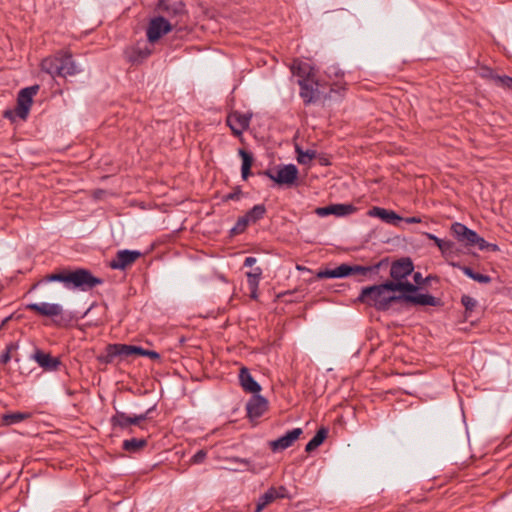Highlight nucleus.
I'll use <instances>...</instances> for the list:
<instances>
[{
	"label": "nucleus",
	"instance_id": "13",
	"mask_svg": "<svg viewBox=\"0 0 512 512\" xmlns=\"http://www.w3.org/2000/svg\"><path fill=\"white\" fill-rule=\"evenodd\" d=\"M367 214L370 217L379 218L384 223L393 226H399L400 223L404 220V218L397 214L395 211L378 206H374L371 209H369Z\"/></svg>",
	"mask_w": 512,
	"mask_h": 512
},
{
	"label": "nucleus",
	"instance_id": "21",
	"mask_svg": "<svg viewBox=\"0 0 512 512\" xmlns=\"http://www.w3.org/2000/svg\"><path fill=\"white\" fill-rule=\"evenodd\" d=\"M384 264H388V259H383L378 263L370 266L352 265V275H361L367 278H372L373 275L378 274L380 268Z\"/></svg>",
	"mask_w": 512,
	"mask_h": 512
},
{
	"label": "nucleus",
	"instance_id": "12",
	"mask_svg": "<svg viewBox=\"0 0 512 512\" xmlns=\"http://www.w3.org/2000/svg\"><path fill=\"white\" fill-rule=\"evenodd\" d=\"M251 115L243 114L238 111L228 114L226 123L230 127L233 135L241 136L243 131L250 125Z\"/></svg>",
	"mask_w": 512,
	"mask_h": 512
},
{
	"label": "nucleus",
	"instance_id": "26",
	"mask_svg": "<svg viewBox=\"0 0 512 512\" xmlns=\"http://www.w3.org/2000/svg\"><path fill=\"white\" fill-rule=\"evenodd\" d=\"M148 445L145 438L126 439L122 443V449L129 453H139Z\"/></svg>",
	"mask_w": 512,
	"mask_h": 512
},
{
	"label": "nucleus",
	"instance_id": "9",
	"mask_svg": "<svg viewBox=\"0 0 512 512\" xmlns=\"http://www.w3.org/2000/svg\"><path fill=\"white\" fill-rule=\"evenodd\" d=\"M414 271V264L410 257H402L392 262L390 277L392 282L405 280Z\"/></svg>",
	"mask_w": 512,
	"mask_h": 512
},
{
	"label": "nucleus",
	"instance_id": "30",
	"mask_svg": "<svg viewBox=\"0 0 512 512\" xmlns=\"http://www.w3.org/2000/svg\"><path fill=\"white\" fill-rule=\"evenodd\" d=\"M291 72L297 75L299 79H311V67L300 60H294L291 66Z\"/></svg>",
	"mask_w": 512,
	"mask_h": 512
},
{
	"label": "nucleus",
	"instance_id": "5",
	"mask_svg": "<svg viewBox=\"0 0 512 512\" xmlns=\"http://www.w3.org/2000/svg\"><path fill=\"white\" fill-rule=\"evenodd\" d=\"M39 88V85L35 84L19 91L17 96L16 114L21 120L25 121L28 118L33 104V97L37 94Z\"/></svg>",
	"mask_w": 512,
	"mask_h": 512
},
{
	"label": "nucleus",
	"instance_id": "18",
	"mask_svg": "<svg viewBox=\"0 0 512 512\" xmlns=\"http://www.w3.org/2000/svg\"><path fill=\"white\" fill-rule=\"evenodd\" d=\"M158 9L168 17H181L187 13L185 3L182 0L170 2L169 0H158Z\"/></svg>",
	"mask_w": 512,
	"mask_h": 512
},
{
	"label": "nucleus",
	"instance_id": "14",
	"mask_svg": "<svg viewBox=\"0 0 512 512\" xmlns=\"http://www.w3.org/2000/svg\"><path fill=\"white\" fill-rule=\"evenodd\" d=\"M451 233L458 242L463 243L466 247H472V242L477 237L476 231L460 222L451 225Z\"/></svg>",
	"mask_w": 512,
	"mask_h": 512
},
{
	"label": "nucleus",
	"instance_id": "19",
	"mask_svg": "<svg viewBox=\"0 0 512 512\" xmlns=\"http://www.w3.org/2000/svg\"><path fill=\"white\" fill-rule=\"evenodd\" d=\"M33 359L46 371H56L61 365V360L58 357H53L40 349L35 350Z\"/></svg>",
	"mask_w": 512,
	"mask_h": 512
},
{
	"label": "nucleus",
	"instance_id": "17",
	"mask_svg": "<svg viewBox=\"0 0 512 512\" xmlns=\"http://www.w3.org/2000/svg\"><path fill=\"white\" fill-rule=\"evenodd\" d=\"M26 309L45 317H57L62 314L63 308L57 303H30Z\"/></svg>",
	"mask_w": 512,
	"mask_h": 512
},
{
	"label": "nucleus",
	"instance_id": "56",
	"mask_svg": "<svg viewBox=\"0 0 512 512\" xmlns=\"http://www.w3.org/2000/svg\"><path fill=\"white\" fill-rule=\"evenodd\" d=\"M485 250L497 252L500 250L499 246L495 243H489L487 244V248Z\"/></svg>",
	"mask_w": 512,
	"mask_h": 512
},
{
	"label": "nucleus",
	"instance_id": "33",
	"mask_svg": "<svg viewBox=\"0 0 512 512\" xmlns=\"http://www.w3.org/2000/svg\"><path fill=\"white\" fill-rule=\"evenodd\" d=\"M413 281L420 286V290L424 289L428 284L432 281L439 283L440 277L436 274H429L425 278L422 276L420 272H415L413 274Z\"/></svg>",
	"mask_w": 512,
	"mask_h": 512
},
{
	"label": "nucleus",
	"instance_id": "44",
	"mask_svg": "<svg viewBox=\"0 0 512 512\" xmlns=\"http://www.w3.org/2000/svg\"><path fill=\"white\" fill-rule=\"evenodd\" d=\"M316 277L318 279L337 278L336 269L325 268L324 270L318 271Z\"/></svg>",
	"mask_w": 512,
	"mask_h": 512
},
{
	"label": "nucleus",
	"instance_id": "46",
	"mask_svg": "<svg viewBox=\"0 0 512 512\" xmlns=\"http://www.w3.org/2000/svg\"><path fill=\"white\" fill-rule=\"evenodd\" d=\"M315 212H316L317 215H319L321 217L328 216V215H333V204L328 205V206H324V207H318L315 210Z\"/></svg>",
	"mask_w": 512,
	"mask_h": 512
},
{
	"label": "nucleus",
	"instance_id": "51",
	"mask_svg": "<svg viewBox=\"0 0 512 512\" xmlns=\"http://www.w3.org/2000/svg\"><path fill=\"white\" fill-rule=\"evenodd\" d=\"M15 116H17L16 114V108L14 110H5L4 113H3V117L6 118V119H9L10 121H14L15 120Z\"/></svg>",
	"mask_w": 512,
	"mask_h": 512
},
{
	"label": "nucleus",
	"instance_id": "16",
	"mask_svg": "<svg viewBox=\"0 0 512 512\" xmlns=\"http://www.w3.org/2000/svg\"><path fill=\"white\" fill-rule=\"evenodd\" d=\"M287 488L285 486L270 487L264 494H262L257 501L259 510H263L266 506L273 503L278 499L287 498Z\"/></svg>",
	"mask_w": 512,
	"mask_h": 512
},
{
	"label": "nucleus",
	"instance_id": "34",
	"mask_svg": "<svg viewBox=\"0 0 512 512\" xmlns=\"http://www.w3.org/2000/svg\"><path fill=\"white\" fill-rule=\"evenodd\" d=\"M116 344L119 351V357L121 359H128L129 357L137 356L138 346L119 343Z\"/></svg>",
	"mask_w": 512,
	"mask_h": 512
},
{
	"label": "nucleus",
	"instance_id": "60",
	"mask_svg": "<svg viewBox=\"0 0 512 512\" xmlns=\"http://www.w3.org/2000/svg\"><path fill=\"white\" fill-rule=\"evenodd\" d=\"M288 294H291V292H290V291H287V292H284V293L278 294V295H277V297H278V298H281V297H283V296H285V295H288Z\"/></svg>",
	"mask_w": 512,
	"mask_h": 512
},
{
	"label": "nucleus",
	"instance_id": "3",
	"mask_svg": "<svg viewBox=\"0 0 512 512\" xmlns=\"http://www.w3.org/2000/svg\"><path fill=\"white\" fill-rule=\"evenodd\" d=\"M390 280L383 283L363 287L360 294L355 300V303H362L369 307H373L377 311L386 312L390 309L391 304L394 303L392 295Z\"/></svg>",
	"mask_w": 512,
	"mask_h": 512
},
{
	"label": "nucleus",
	"instance_id": "53",
	"mask_svg": "<svg viewBox=\"0 0 512 512\" xmlns=\"http://www.w3.org/2000/svg\"><path fill=\"white\" fill-rule=\"evenodd\" d=\"M250 298L253 300H258V286H250Z\"/></svg>",
	"mask_w": 512,
	"mask_h": 512
},
{
	"label": "nucleus",
	"instance_id": "42",
	"mask_svg": "<svg viewBox=\"0 0 512 512\" xmlns=\"http://www.w3.org/2000/svg\"><path fill=\"white\" fill-rule=\"evenodd\" d=\"M243 195L242 189L240 186H235L232 190V192L226 194L223 196L222 201L228 202L230 200L232 201H238L241 196Z\"/></svg>",
	"mask_w": 512,
	"mask_h": 512
},
{
	"label": "nucleus",
	"instance_id": "57",
	"mask_svg": "<svg viewBox=\"0 0 512 512\" xmlns=\"http://www.w3.org/2000/svg\"><path fill=\"white\" fill-rule=\"evenodd\" d=\"M12 318H13V315H9V316L5 317V318L2 320L1 324H0V330L5 329V327H6L7 323H8Z\"/></svg>",
	"mask_w": 512,
	"mask_h": 512
},
{
	"label": "nucleus",
	"instance_id": "32",
	"mask_svg": "<svg viewBox=\"0 0 512 512\" xmlns=\"http://www.w3.org/2000/svg\"><path fill=\"white\" fill-rule=\"evenodd\" d=\"M266 212L267 209L264 204H257L248 210L245 216L250 223H256L265 216Z\"/></svg>",
	"mask_w": 512,
	"mask_h": 512
},
{
	"label": "nucleus",
	"instance_id": "15",
	"mask_svg": "<svg viewBox=\"0 0 512 512\" xmlns=\"http://www.w3.org/2000/svg\"><path fill=\"white\" fill-rule=\"evenodd\" d=\"M303 433L301 428H294L287 431L283 436L270 442V448L273 452L282 451L290 446L301 436Z\"/></svg>",
	"mask_w": 512,
	"mask_h": 512
},
{
	"label": "nucleus",
	"instance_id": "11",
	"mask_svg": "<svg viewBox=\"0 0 512 512\" xmlns=\"http://www.w3.org/2000/svg\"><path fill=\"white\" fill-rule=\"evenodd\" d=\"M269 408L268 400L259 395L253 394L246 404L247 417L250 420L261 417Z\"/></svg>",
	"mask_w": 512,
	"mask_h": 512
},
{
	"label": "nucleus",
	"instance_id": "31",
	"mask_svg": "<svg viewBox=\"0 0 512 512\" xmlns=\"http://www.w3.org/2000/svg\"><path fill=\"white\" fill-rule=\"evenodd\" d=\"M429 240H432L435 245L439 248L442 254L452 253L455 247V243L450 240H443L434 234L426 233Z\"/></svg>",
	"mask_w": 512,
	"mask_h": 512
},
{
	"label": "nucleus",
	"instance_id": "4",
	"mask_svg": "<svg viewBox=\"0 0 512 512\" xmlns=\"http://www.w3.org/2000/svg\"><path fill=\"white\" fill-rule=\"evenodd\" d=\"M41 70L51 75L67 77L78 73L77 66L69 51H58L55 55L44 58L40 64Z\"/></svg>",
	"mask_w": 512,
	"mask_h": 512
},
{
	"label": "nucleus",
	"instance_id": "58",
	"mask_svg": "<svg viewBox=\"0 0 512 512\" xmlns=\"http://www.w3.org/2000/svg\"><path fill=\"white\" fill-rule=\"evenodd\" d=\"M248 273L254 274V275H256V276L261 278V276H262V269L260 267H256L252 271H249Z\"/></svg>",
	"mask_w": 512,
	"mask_h": 512
},
{
	"label": "nucleus",
	"instance_id": "25",
	"mask_svg": "<svg viewBox=\"0 0 512 512\" xmlns=\"http://www.w3.org/2000/svg\"><path fill=\"white\" fill-rule=\"evenodd\" d=\"M32 414L29 412H8L1 416V422L5 426H11L20 423L24 420L31 418Z\"/></svg>",
	"mask_w": 512,
	"mask_h": 512
},
{
	"label": "nucleus",
	"instance_id": "7",
	"mask_svg": "<svg viewBox=\"0 0 512 512\" xmlns=\"http://www.w3.org/2000/svg\"><path fill=\"white\" fill-rule=\"evenodd\" d=\"M142 253L138 250H119L115 257L110 261L109 267L114 270H126L132 264H134Z\"/></svg>",
	"mask_w": 512,
	"mask_h": 512
},
{
	"label": "nucleus",
	"instance_id": "47",
	"mask_svg": "<svg viewBox=\"0 0 512 512\" xmlns=\"http://www.w3.org/2000/svg\"><path fill=\"white\" fill-rule=\"evenodd\" d=\"M488 242L481 236L477 234L476 239L472 242V247L477 246L479 250H485L487 248Z\"/></svg>",
	"mask_w": 512,
	"mask_h": 512
},
{
	"label": "nucleus",
	"instance_id": "37",
	"mask_svg": "<svg viewBox=\"0 0 512 512\" xmlns=\"http://www.w3.org/2000/svg\"><path fill=\"white\" fill-rule=\"evenodd\" d=\"M249 224L250 222L245 215L239 217L236 224L230 229V235L236 236L245 232Z\"/></svg>",
	"mask_w": 512,
	"mask_h": 512
},
{
	"label": "nucleus",
	"instance_id": "24",
	"mask_svg": "<svg viewBox=\"0 0 512 512\" xmlns=\"http://www.w3.org/2000/svg\"><path fill=\"white\" fill-rule=\"evenodd\" d=\"M454 267L459 268L467 277L471 278L472 280L482 283V284H488L492 281V278L489 275H485L479 272L474 271L471 267L461 265V264H455L452 263Z\"/></svg>",
	"mask_w": 512,
	"mask_h": 512
},
{
	"label": "nucleus",
	"instance_id": "22",
	"mask_svg": "<svg viewBox=\"0 0 512 512\" xmlns=\"http://www.w3.org/2000/svg\"><path fill=\"white\" fill-rule=\"evenodd\" d=\"M238 155L242 159L241 176L246 181L252 175L251 168L254 164V156L252 152L243 148L238 150Z\"/></svg>",
	"mask_w": 512,
	"mask_h": 512
},
{
	"label": "nucleus",
	"instance_id": "1",
	"mask_svg": "<svg viewBox=\"0 0 512 512\" xmlns=\"http://www.w3.org/2000/svg\"><path fill=\"white\" fill-rule=\"evenodd\" d=\"M60 282L69 290H79L83 292L91 291L96 286L103 284V279L93 275L86 268H61L53 273L47 274L40 281L35 283L31 290L35 289L41 283Z\"/></svg>",
	"mask_w": 512,
	"mask_h": 512
},
{
	"label": "nucleus",
	"instance_id": "59",
	"mask_svg": "<svg viewBox=\"0 0 512 512\" xmlns=\"http://www.w3.org/2000/svg\"><path fill=\"white\" fill-rule=\"evenodd\" d=\"M138 53L141 58H145L150 55L151 51L149 49H145V50H139Z\"/></svg>",
	"mask_w": 512,
	"mask_h": 512
},
{
	"label": "nucleus",
	"instance_id": "10",
	"mask_svg": "<svg viewBox=\"0 0 512 512\" xmlns=\"http://www.w3.org/2000/svg\"><path fill=\"white\" fill-rule=\"evenodd\" d=\"M297 84L300 87L299 95L305 106L315 103L320 96L317 88V82L313 83L311 79H298Z\"/></svg>",
	"mask_w": 512,
	"mask_h": 512
},
{
	"label": "nucleus",
	"instance_id": "27",
	"mask_svg": "<svg viewBox=\"0 0 512 512\" xmlns=\"http://www.w3.org/2000/svg\"><path fill=\"white\" fill-rule=\"evenodd\" d=\"M110 424L113 429L119 428L121 430H127L129 433H133V429L129 426V416L124 412L116 411V413L110 418Z\"/></svg>",
	"mask_w": 512,
	"mask_h": 512
},
{
	"label": "nucleus",
	"instance_id": "48",
	"mask_svg": "<svg viewBox=\"0 0 512 512\" xmlns=\"http://www.w3.org/2000/svg\"><path fill=\"white\" fill-rule=\"evenodd\" d=\"M246 277H247V284H248V287L250 286H258L259 285V281H260V277L254 275V274H250V273H246Z\"/></svg>",
	"mask_w": 512,
	"mask_h": 512
},
{
	"label": "nucleus",
	"instance_id": "41",
	"mask_svg": "<svg viewBox=\"0 0 512 512\" xmlns=\"http://www.w3.org/2000/svg\"><path fill=\"white\" fill-rule=\"evenodd\" d=\"M337 273V278H346L352 275V265L347 263H342L338 267L335 268Z\"/></svg>",
	"mask_w": 512,
	"mask_h": 512
},
{
	"label": "nucleus",
	"instance_id": "45",
	"mask_svg": "<svg viewBox=\"0 0 512 512\" xmlns=\"http://www.w3.org/2000/svg\"><path fill=\"white\" fill-rule=\"evenodd\" d=\"M206 456L207 452L204 449H200L192 456L191 463L200 464L205 460Z\"/></svg>",
	"mask_w": 512,
	"mask_h": 512
},
{
	"label": "nucleus",
	"instance_id": "29",
	"mask_svg": "<svg viewBox=\"0 0 512 512\" xmlns=\"http://www.w3.org/2000/svg\"><path fill=\"white\" fill-rule=\"evenodd\" d=\"M116 357H119L117 344H108L105 351L97 356V361L101 364H110Z\"/></svg>",
	"mask_w": 512,
	"mask_h": 512
},
{
	"label": "nucleus",
	"instance_id": "28",
	"mask_svg": "<svg viewBox=\"0 0 512 512\" xmlns=\"http://www.w3.org/2000/svg\"><path fill=\"white\" fill-rule=\"evenodd\" d=\"M484 70L487 72L484 74V76L491 78L496 83V85L505 89L512 90V77L495 74L494 71L488 67H486Z\"/></svg>",
	"mask_w": 512,
	"mask_h": 512
},
{
	"label": "nucleus",
	"instance_id": "6",
	"mask_svg": "<svg viewBox=\"0 0 512 512\" xmlns=\"http://www.w3.org/2000/svg\"><path fill=\"white\" fill-rule=\"evenodd\" d=\"M173 29L172 24L163 16H157L149 21L146 35L149 43H156L164 35L171 32Z\"/></svg>",
	"mask_w": 512,
	"mask_h": 512
},
{
	"label": "nucleus",
	"instance_id": "49",
	"mask_svg": "<svg viewBox=\"0 0 512 512\" xmlns=\"http://www.w3.org/2000/svg\"><path fill=\"white\" fill-rule=\"evenodd\" d=\"M316 159L321 166L331 165L330 159L326 154H320V155L316 154Z\"/></svg>",
	"mask_w": 512,
	"mask_h": 512
},
{
	"label": "nucleus",
	"instance_id": "23",
	"mask_svg": "<svg viewBox=\"0 0 512 512\" xmlns=\"http://www.w3.org/2000/svg\"><path fill=\"white\" fill-rule=\"evenodd\" d=\"M329 433V429L327 427H320L312 439L306 444L305 451L307 453H311L316 450L323 442L326 440Z\"/></svg>",
	"mask_w": 512,
	"mask_h": 512
},
{
	"label": "nucleus",
	"instance_id": "50",
	"mask_svg": "<svg viewBox=\"0 0 512 512\" xmlns=\"http://www.w3.org/2000/svg\"><path fill=\"white\" fill-rule=\"evenodd\" d=\"M229 461L235 462V463H241V464L245 465L247 467V469H249V467L251 465V461L250 460L245 459V458H240V457H231L229 459Z\"/></svg>",
	"mask_w": 512,
	"mask_h": 512
},
{
	"label": "nucleus",
	"instance_id": "36",
	"mask_svg": "<svg viewBox=\"0 0 512 512\" xmlns=\"http://www.w3.org/2000/svg\"><path fill=\"white\" fill-rule=\"evenodd\" d=\"M297 161L299 164L307 165L312 159L316 158L315 150L303 151L299 146H296Z\"/></svg>",
	"mask_w": 512,
	"mask_h": 512
},
{
	"label": "nucleus",
	"instance_id": "54",
	"mask_svg": "<svg viewBox=\"0 0 512 512\" xmlns=\"http://www.w3.org/2000/svg\"><path fill=\"white\" fill-rule=\"evenodd\" d=\"M257 262V259L255 257L249 256L244 261L245 267H252Z\"/></svg>",
	"mask_w": 512,
	"mask_h": 512
},
{
	"label": "nucleus",
	"instance_id": "40",
	"mask_svg": "<svg viewBox=\"0 0 512 512\" xmlns=\"http://www.w3.org/2000/svg\"><path fill=\"white\" fill-rule=\"evenodd\" d=\"M18 349L16 342H10L5 351L0 355V364H7L11 360V353Z\"/></svg>",
	"mask_w": 512,
	"mask_h": 512
},
{
	"label": "nucleus",
	"instance_id": "43",
	"mask_svg": "<svg viewBox=\"0 0 512 512\" xmlns=\"http://www.w3.org/2000/svg\"><path fill=\"white\" fill-rule=\"evenodd\" d=\"M137 356L148 357V358H150L152 360H156V361L161 359V356H160V354L158 352H156L154 350L144 349L141 346H138Z\"/></svg>",
	"mask_w": 512,
	"mask_h": 512
},
{
	"label": "nucleus",
	"instance_id": "8",
	"mask_svg": "<svg viewBox=\"0 0 512 512\" xmlns=\"http://www.w3.org/2000/svg\"><path fill=\"white\" fill-rule=\"evenodd\" d=\"M299 170L294 164L280 165L276 172L275 184L279 187L288 188L297 184Z\"/></svg>",
	"mask_w": 512,
	"mask_h": 512
},
{
	"label": "nucleus",
	"instance_id": "61",
	"mask_svg": "<svg viewBox=\"0 0 512 512\" xmlns=\"http://www.w3.org/2000/svg\"><path fill=\"white\" fill-rule=\"evenodd\" d=\"M262 511H263V510H259V509H258V506L256 505V508H255V510H254L253 512H262Z\"/></svg>",
	"mask_w": 512,
	"mask_h": 512
},
{
	"label": "nucleus",
	"instance_id": "20",
	"mask_svg": "<svg viewBox=\"0 0 512 512\" xmlns=\"http://www.w3.org/2000/svg\"><path fill=\"white\" fill-rule=\"evenodd\" d=\"M239 382L243 390L247 393L256 394L261 391V385L252 377L249 369L245 366L240 368Z\"/></svg>",
	"mask_w": 512,
	"mask_h": 512
},
{
	"label": "nucleus",
	"instance_id": "55",
	"mask_svg": "<svg viewBox=\"0 0 512 512\" xmlns=\"http://www.w3.org/2000/svg\"><path fill=\"white\" fill-rule=\"evenodd\" d=\"M403 221H405L408 224H416V223H420L421 219L419 217L412 216V217L404 218Z\"/></svg>",
	"mask_w": 512,
	"mask_h": 512
},
{
	"label": "nucleus",
	"instance_id": "2",
	"mask_svg": "<svg viewBox=\"0 0 512 512\" xmlns=\"http://www.w3.org/2000/svg\"><path fill=\"white\" fill-rule=\"evenodd\" d=\"M392 292H399L398 295L392 294V300L394 303H402L406 306H442L443 302L441 298L435 297L428 293H420V286L415 282L402 280L398 282L390 281Z\"/></svg>",
	"mask_w": 512,
	"mask_h": 512
},
{
	"label": "nucleus",
	"instance_id": "38",
	"mask_svg": "<svg viewBox=\"0 0 512 512\" xmlns=\"http://www.w3.org/2000/svg\"><path fill=\"white\" fill-rule=\"evenodd\" d=\"M154 409L155 405L142 414L129 416V426L135 425L141 427V423L150 418V414Z\"/></svg>",
	"mask_w": 512,
	"mask_h": 512
},
{
	"label": "nucleus",
	"instance_id": "52",
	"mask_svg": "<svg viewBox=\"0 0 512 512\" xmlns=\"http://www.w3.org/2000/svg\"><path fill=\"white\" fill-rule=\"evenodd\" d=\"M259 175H263V176H266L268 177L270 180H272L273 182H275V179H276V174H274L272 172L271 169H266V170H263V171H259L258 172Z\"/></svg>",
	"mask_w": 512,
	"mask_h": 512
},
{
	"label": "nucleus",
	"instance_id": "39",
	"mask_svg": "<svg viewBox=\"0 0 512 512\" xmlns=\"http://www.w3.org/2000/svg\"><path fill=\"white\" fill-rule=\"evenodd\" d=\"M461 303L465 307V318L468 319L472 311L477 306V301L469 295H463L461 297Z\"/></svg>",
	"mask_w": 512,
	"mask_h": 512
},
{
	"label": "nucleus",
	"instance_id": "35",
	"mask_svg": "<svg viewBox=\"0 0 512 512\" xmlns=\"http://www.w3.org/2000/svg\"><path fill=\"white\" fill-rule=\"evenodd\" d=\"M357 211L353 204H333V215L343 217Z\"/></svg>",
	"mask_w": 512,
	"mask_h": 512
}]
</instances>
